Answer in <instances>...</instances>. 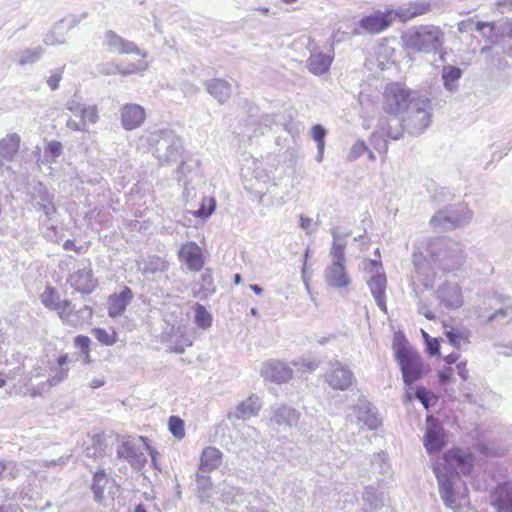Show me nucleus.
Masks as SVG:
<instances>
[{
    "label": "nucleus",
    "instance_id": "obj_49",
    "mask_svg": "<svg viewBox=\"0 0 512 512\" xmlns=\"http://www.w3.org/2000/svg\"><path fill=\"white\" fill-rule=\"evenodd\" d=\"M149 67L148 62L145 61V58L138 60L137 62L129 63L125 67L115 66V70L110 73H119L121 75L127 76L132 74H139L145 72Z\"/></svg>",
    "mask_w": 512,
    "mask_h": 512
},
{
    "label": "nucleus",
    "instance_id": "obj_50",
    "mask_svg": "<svg viewBox=\"0 0 512 512\" xmlns=\"http://www.w3.org/2000/svg\"><path fill=\"white\" fill-rule=\"evenodd\" d=\"M195 311V319L194 322L196 326L202 330H207L212 326V315L207 311V309L201 305L196 304L194 307Z\"/></svg>",
    "mask_w": 512,
    "mask_h": 512
},
{
    "label": "nucleus",
    "instance_id": "obj_17",
    "mask_svg": "<svg viewBox=\"0 0 512 512\" xmlns=\"http://www.w3.org/2000/svg\"><path fill=\"white\" fill-rule=\"evenodd\" d=\"M395 20L393 9L384 12L378 11L375 14L361 18L358 23L360 30H355V33L377 34L392 25Z\"/></svg>",
    "mask_w": 512,
    "mask_h": 512
},
{
    "label": "nucleus",
    "instance_id": "obj_14",
    "mask_svg": "<svg viewBox=\"0 0 512 512\" xmlns=\"http://www.w3.org/2000/svg\"><path fill=\"white\" fill-rule=\"evenodd\" d=\"M365 269L373 272L374 274L367 281L370 293L373 296L377 306L384 312L387 313L386 305V288L387 279L383 272V267L380 262L375 260H368L365 265Z\"/></svg>",
    "mask_w": 512,
    "mask_h": 512
},
{
    "label": "nucleus",
    "instance_id": "obj_23",
    "mask_svg": "<svg viewBox=\"0 0 512 512\" xmlns=\"http://www.w3.org/2000/svg\"><path fill=\"white\" fill-rule=\"evenodd\" d=\"M119 112L121 125L127 131L141 127L146 120L145 108L136 103L122 105Z\"/></svg>",
    "mask_w": 512,
    "mask_h": 512
},
{
    "label": "nucleus",
    "instance_id": "obj_26",
    "mask_svg": "<svg viewBox=\"0 0 512 512\" xmlns=\"http://www.w3.org/2000/svg\"><path fill=\"white\" fill-rule=\"evenodd\" d=\"M65 107L87 127L96 124L99 120L98 108L94 104H86L76 98H72L66 102Z\"/></svg>",
    "mask_w": 512,
    "mask_h": 512
},
{
    "label": "nucleus",
    "instance_id": "obj_57",
    "mask_svg": "<svg viewBox=\"0 0 512 512\" xmlns=\"http://www.w3.org/2000/svg\"><path fill=\"white\" fill-rule=\"evenodd\" d=\"M415 397L419 399L425 408H428L437 402V397L424 387L417 388Z\"/></svg>",
    "mask_w": 512,
    "mask_h": 512
},
{
    "label": "nucleus",
    "instance_id": "obj_30",
    "mask_svg": "<svg viewBox=\"0 0 512 512\" xmlns=\"http://www.w3.org/2000/svg\"><path fill=\"white\" fill-rule=\"evenodd\" d=\"M262 406L261 397L256 394H251L245 400L241 401L233 412L228 413V419L248 420L257 416Z\"/></svg>",
    "mask_w": 512,
    "mask_h": 512
},
{
    "label": "nucleus",
    "instance_id": "obj_39",
    "mask_svg": "<svg viewBox=\"0 0 512 512\" xmlns=\"http://www.w3.org/2000/svg\"><path fill=\"white\" fill-rule=\"evenodd\" d=\"M222 456V452L215 447L204 448L200 456L198 471L210 473L217 469L222 463Z\"/></svg>",
    "mask_w": 512,
    "mask_h": 512
},
{
    "label": "nucleus",
    "instance_id": "obj_7",
    "mask_svg": "<svg viewBox=\"0 0 512 512\" xmlns=\"http://www.w3.org/2000/svg\"><path fill=\"white\" fill-rule=\"evenodd\" d=\"M428 252L433 260L445 271L456 270L465 261V256L459 245L450 244L442 239L431 242Z\"/></svg>",
    "mask_w": 512,
    "mask_h": 512
},
{
    "label": "nucleus",
    "instance_id": "obj_47",
    "mask_svg": "<svg viewBox=\"0 0 512 512\" xmlns=\"http://www.w3.org/2000/svg\"><path fill=\"white\" fill-rule=\"evenodd\" d=\"M44 53L41 46L25 49L17 55V64L19 66L32 65L40 60Z\"/></svg>",
    "mask_w": 512,
    "mask_h": 512
},
{
    "label": "nucleus",
    "instance_id": "obj_8",
    "mask_svg": "<svg viewBox=\"0 0 512 512\" xmlns=\"http://www.w3.org/2000/svg\"><path fill=\"white\" fill-rule=\"evenodd\" d=\"M431 110V100L428 98L415 99L409 105L403 123L410 134H422L430 126L432 121Z\"/></svg>",
    "mask_w": 512,
    "mask_h": 512
},
{
    "label": "nucleus",
    "instance_id": "obj_13",
    "mask_svg": "<svg viewBox=\"0 0 512 512\" xmlns=\"http://www.w3.org/2000/svg\"><path fill=\"white\" fill-rule=\"evenodd\" d=\"M435 463H439L441 470L448 475L451 473L454 476L455 473L466 475L472 471L474 457L468 449L454 448L447 451L442 459L437 460Z\"/></svg>",
    "mask_w": 512,
    "mask_h": 512
},
{
    "label": "nucleus",
    "instance_id": "obj_16",
    "mask_svg": "<svg viewBox=\"0 0 512 512\" xmlns=\"http://www.w3.org/2000/svg\"><path fill=\"white\" fill-rule=\"evenodd\" d=\"M102 44L112 54H136L141 58L147 57V52L141 50L136 43L124 39L113 30H107L104 33Z\"/></svg>",
    "mask_w": 512,
    "mask_h": 512
},
{
    "label": "nucleus",
    "instance_id": "obj_48",
    "mask_svg": "<svg viewBox=\"0 0 512 512\" xmlns=\"http://www.w3.org/2000/svg\"><path fill=\"white\" fill-rule=\"evenodd\" d=\"M110 483L108 476L104 472H96L94 474L92 491L94 493L95 500L102 502L104 499V490Z\"/></svg>",
    "mask_w": 512,
    "mask_h": 512
},
{
    "label": "nucleus",
    "instance_id": "obj_9",
    "mask_svg": "<svg viewBox=\"0 0 512 512\" xmlns=\"http://www.w3.org/2000/svg\"><path fill=\"white\" fill-rule=\"evenodd\" d=\"M404 124L398 115H384L378 119L375 131L370 137V142L376 150L385 155L387 152V142L384 137L392 140H398L403 133Z\"/></svg>",
    "mask_w": 512,
    "mask_h": 512
},
{
    "label": "nucleus",
    "instance_id": "obj_6",
    "mask_svg": "<svg viewBox=\"0 0 512 512\" xmlns=\"http://www.w3.org/2000/svg\"><path fill=\"white\" fill-rule=\"evenodd\" d=\"M147 454L150 455L153 466L157 468L158 453L149 445L146 437L123 438L117 447V456L128 461L136 469H141L145 465Z\"/></svg>",
    "mask_w": 512,
    "mask_h": 512
},
{
    "label": "nucleus",
    "instance_id": "obj_43",
    "mask_svg": "<svg viewBox=\"0 0 512 512\" xmlns=\"http://www.w3.org/2000/svg\"><path fill=\"white\" fill-rule=\"evenodd\" d=\"M4 466L5 473H3L1 480H16L22 476H26L33 468V463L26 465L16 461H5Z\"/></svg>",
    "mask_w": 512,
    "mask_h": 512
},
{
    "label": "nucleus",
    "instance_id": "obj_5",
    "mask_svg": "<svg viewBox=\"0 0 512 512\" xmlns=\"http://www.w3.org/2000/svg\"><path fill=\"white\" fill-rule=\"evenodd\" d=\"M161 163L176 162L181 156V140L172 132L154 130L142 136Z\"/></svg>",
    "mask_w": 512,
    "mask_h": 512
},
{
    "label": "nucleus",
    "instance_id": "obj_40",
    "mask_svg": "<svg viewBox=\"0 0 512 512\" xmlns=\"http://www.w3.org/2000/svg\"><path fill=\"white\" fill-rule=\"evenodd\" d=\"M21 137L17 133H9L0 139V157L4 161H13L20 149Z\"/></svg>",
    "mask_w": 512,
    "mask_h": 512
},
{
    "label": "nucleus",
    "instance_id": "obj_22",
    "mask_svg": "<svg viewBox=\"0 0 512 512\" xmlns=\"http://www.w3.org/2000/svg\"><path fill=\"white\" fill-rule=\"evenodd\" d=\"M389 488L386 483L379 482L365 487L362 500L366 512H376L388 500Z\"/></svg>",
    "mask_w": 512,
    "mask_h": 512
},
{
    "label": "nucleus",
    "instance_id": "obj_35",
    "mask_svg": "<svg viewBox=\"0 0 512 512\" xmlns=\"http://www.w3.org/2000/svg\"><path fill=\"white\" fill-rule=\"evenodd\" d=\"M301 414L293 407L281 405L273 410L271 421L279 427L292 428L298 425Z\"/></svg>",
    "mask_w": 512,
    "mask_h": 512
},
{
    "label": "nucleus",
    "instance_id": "obj_28",
    "mask_svg": "<svg viewBox=\"0 0 512 512\" xmlns=\"http://www.w3.org/2000/svg\"><path fill=\"white\" fill-rule=\"evenodd\" d=\"M436 298L448 309H457L463 305V295L457 283H444L436 290Z\"/></svg>",
    "mask_w": 512,
    "mask_h": 512
},
{
    "label": "nucleus",
    "instance_id": "obj_3",
    "mask_svg": "<svg viewBox=\"0 0 512 512\" xmlns=\"http://www.w3.org/2000/svg\"><path fill=\"white\" fill-rule=\"evenodd\" d=\"M331 234L333 236L329 253L331 264L325 269V281L332 288H345L349 286L351 282L350 276L344 266L346 235L340 233L336 228L331 229Z\"/></svg>",
    "mask_w": 512,
    "mask_h": 512
},
{
    "label": "nucleus",
    "instance_id": "obj_51",
    "mask_svg": "<svg viewBox=\"0 0 512 512\" xmlns=\"http://www.w3.org/2000/svg\"><path fill=\"white\" fill-rule=\"evenodd\" d=\"M216 208V201L212 197H203L200 208L194 211H189L193 216L207 219L212 215Z\"/></svg>",
    "mask_w": 512,
    "mask_h": 512
},
{
    "label": "nucleus",
    "instance_id": "obj_61",
    "mask_svg": "<svg viewBox=\"0 0 512 512\" xmlns=\"http://www.w3.org/2000/svg\"><path fill=\"white\" fill-rule=\"evenodd\" d=\"M446 336L450 342L455 347H460L463 343L467 342V338L463 333H458L454 331H446Z\"/></svg>",
    "mask_w": 512,
    "mask_h": 512
},
{
    "label": "nucleus",
    "instance_id": "obj_10",
    "mask_svg": "<svg viewBox=\"0 0 512 512\" xmlns=\"http://www.w3.org/2000/svg\"><path fill=\"white\" fill-rule=\"evenodd\" d=\"M432 468L438 481L440 497L445 506L454 512H461L464 507L468 506L469 501L464 494L455 491L453 479L456 476L452 473L450 475L444 473L439 463H433Z\"/></svg>",
    "mask_w": 512,
    "mask_h": 512
},
{
    "label": "nucleus",
    "instance_id": "obj_21",
    "mask_svg": "<svg viewBox=\"0 0 512 512\" xmlns=\"http://www.w3.org/2000/svg\"><path fill=\"white\" fill-rule=\"evenodd\" d=\"M261 376L270 382L284 384L293 378L292 368L280 360H268L262 364Z\"/></svg>",
    "mask_w": 512,
    "mask_h": 512
},
{
    "label": "nucleus",
    "instance_id": "obj_52",
    "mask_svg": "<svg viewBox=\"0 0 512 512\" xmlns=\"http://www.w3.org/2000/svg\"><path fill=\"white\" fill-rule=\"evenodd\" d=\"M202 285L198 290H195V295L201 299L208 297L215 291L213 278L210 272L206 271L202 274Z\"/></svg>",
    "mask_w": 512,
    "mask_h": 512
},
{
    "label": "nucleus",
    "instance_id": "obj_12",
    "mask_svg": "<svg viewBox=\"0 0 512 512\" xmlns=\"http://www.w3.org/2000/svg\"><path fill=\"white\" fill-rule=\"evenodd\" d=\"M221 500L228 505H241L247 502V512H268L266 507L271 503L268 496L259 493H245L239 488L228 487L221 494Z\"/></svg>",
    "mask_w": 512,
    "mask_h": 512
},
{
    "label": "nucleus",
    "instance_id": "obj_33",
    "mask_svg": "<svg viewBox=\"0 0 512 512\" xmlns=\"http://www.w3.org/2000/svg\"><path fill=\"white\" fill-rule=\"evenodd\" d=\"M68 282L72 288L83 294L91 293L97 286V281L93 277L92 269L89 267H84L83 269H78L73 272Z\"/></svg>",
    "mask_w": 512,
    "mask_h": 512
},
{
    "label": "nucleus",
    "instance_id": "obj_42",
    "mask_svg": "<svg viewBox=\"0 0 512 512\" xmlns=\"http://www.w3.org/2000/svg\"><path fill=\"white\" fill-rule=\"evenodd\" d=\"M461 77L462 70L456 66L445 65L441 70L443 87L450 94H455L458 91Z\"/></svg>",
    "mask_w": 512,
    "mask_h": 512
},
{
    "label": "nucleus",
    "instance_id": "obj_36",
    "mask_svg": "<svg viewBox=\"0 0 512 512\" xmlns=\"http://www.w3.org/2000/svg\"><path fill=\"white\" fill-rule=\"evenodd\" d=\"M431 10V3L428 0H419L407 5L393 9L395 18L403 22L412 18L424 15Z\"/></svg>",
    "mask_w": 512,
    "mask_h": 512
},
{
    "label": "nucleus",
    "instance_id": "obj_18",
    "mask_svg": "<svg viewBox=\"0 0 512 512\" xmlns=\"http://www.w3.org/2000/svg\"><path fill=\"white\" fill-rule=\"evenodd\" d=\"M469 219V215L463 208L448 207L439 210L431 219L430 223L434 228L438 229H454L465 223Z\"/></svg>",
    "mask_w": 512,
    "mask_h": 512
},
{
    "label": "nucleus",
    "instance_id": "obj_25",
    "mask_svg": "<svg viewBox=\"0 0 512 512\" xmlns=\"http://www.w3.org/2000/svg\"><path fill=\"white\" fill-rule=\"evenodd\" d=\"M423 444L429 454L439 452L445 444L443 428L431 416H428L426 419V432Z\"/></svg>",
    "mask_w": 512,
    "mask_h": 512
},
{
    "label": "nucleus",
    "instance_id": "obj_56",
    "mask_svg": "<svg viewBox=\"0 0 512 512\" xmlns=\"http://www.w3.org/2000/svg\"><path fill=\"white\" fill-rule=\"evenodd\" d=\"M92 333L101 344L106 346H111L117 341L116 333L114 331L109 333L103 328H95L93 329Z\"/></svg>",
    "mask_w": 512,
    "mask_h": 512
},
{
    "label": "nucleus",
    "instance_id": "obj_32",
    "mask_svg": "<svg viewBox=\"0 0 512 512\" xmlns=\"http://www.w3.org/2000/svg\"><path fill=\"white\" fill-rule=\"evenodd\" d=\"M178 257L189 270L199 271L203 267L201 248L195 242L191 241L183 244L178 251Z\"/></svg>",
    "mask_w": 512,
    "mask_h": 512
},
{
    "label": "nucleus",
    "instance_id": "obj_37",
    "mask_svg": "<svg viewBox=\"0 0 512 512\" xmlns=\"http://www.w3.org/2000/svg\"><path fill=\"white\" fill-rule=\"evenodd\" d=\"M133 298L130 288L124 287L119 293L111 295L108 299V314L117 317L124 313L127 305Z\"/></svg>",
    "mask_w": 512,
    "mask_h": 512
},
{
    "label": "nucleus",
    "instance_id": "obj_20",
    "mask_svg": "<svg viewBox=\"0 0 512 512\" xmlns=\"http://www.w3.org/2000/svg\"><path fill=\"white\" fill-rule=\"evenodd\" d=\"M352 410L353 412L348 415L351 422H363L369 430H376L382 425L376 409L366 400H359Z\"/></svg>",
    "mask_w": 512,
    "mask_h": 512
},
{
    "label": "nucleus",
    "instance_id": "obj_63",
    "mask_svg": "<svg viewBox=\"0 0 512 512\" xmlns=\"http://www.w3.org/2000/svg\"><path fill=\"white\" fill-rule=\"evenodd\" d=\"M63 70L59 69L51 73L47 79V85L51 90H56L59 87V83L62 79Z\"/></svg>",
    "mask_w": 512,
    "mask_h": 512
},
{
    "label": "nucleus",
    "instance_id": "obj_4",
    "mask_svg": "<svg viewBox=\"0 0 512 512\" xmlns=\"http://www.w3.org/2000/svg\"><path fill=\"white\" fill-rule=\"evenodd\" d=\"M65 463L66 459L63 457L57 460L33 462V468L25 476L26 480L17 488L15 496L25 502V506L32 508V504L40 499L42 495V480L45 478L43 475L44 469L64 465Z\"/></svg>",
    "mask_w": 512,
    "mask_h": 512
},
{
    "label": "nucleus",
    "instance_id": "obj_31",
    "mask_svg": "<svg viewBox=\"0 0 512 512\" xmlns=\"http://www.w3.org/2000/svg\"><path fill=\"white\" fill-rule=\"evenodd\" d=\"M31 200L33 206L42 211L49 220L56 213L54 196L42 183H38L34 187Z\"/></svg>",
    "mask_w": 512,
    "mask_h": 512
},
{
    "label": "nucleus",
    "instance_id": "obj_46",
    "mask_svg": "<svg viewBox=\"0 0 512 512\" xmlns=\"http://www.w3.org/2000/svg\"><path fill=\"white\" fill-rule=\"evenodd\" d=\"M92 314V308L89 306H84L77 311L73 310L72 313L69 314L68 317L66 318L64 324L73 327L83 325L84 323L88 322L91 319Z\"/></svg>",
    "mask_w": 512,
    "mask_h": 512
},
{
    "label": "nucleus",
    "instance_id": "obj_41",
    "mask_svg": "<svg viewBox=\"0 0 512 512\" xmlns=\"http://www.w3.org/2000/svg\"><path fill=\"white\" fill-rule=\"evenodd\" d=\"M206 89L220 104L225 103L231 96V85L223 79L214 78L205 83Z\"/></svg>",
    "mask_w": 512,
    "mask_h": 512
},
{
    "label": "nucleus",
    "instance_id": "obj_45",
    "mask_svg": "<svg viewBox=\"0 0 512 512\" xmlns=\"http://www.w3.org/2000/svg\"><path fill=\"white\" fill-rule=\"evenodd\" d=\"M197 495L202 502L212 497V482L209 475L198 471L196 474Z\"/></svg>",
    "mask_w": 512,
    "mask_h": 512
},
{
    "label": "nucleus",
    "instance_id": "obj_62",
    "mask_svg": "<svg viewBox=\"0 0 512 512\" xmlns=\"http://www.w3.org/2000/svg\"><path fill=\"white\" fill-rule=\"evenodd\" d=\"M56 311H57L60 319L64 323L66 321V318L68 317V315L71 314L73 311L71 302L69 300H63L62 304L58 307V309Z\"/></svg>",
    "mask_w": 512,
    "mask_h": 512
},
{
    "label": "nucleus",
    "instance_id": "obj_38",
    "mask_svg": "<svg viewBox=\"0 0 512 512\" xmlns=\"http://www.w3.org/2000/svg\"><path fill=\"white\" fill-rule=\"evenodd\" d=\"M493 504L498 512H512V482H504L496 487Z\"/></svg>",
    "mask_w": 512,
    "mask_h": 512
},
{
    "label": "nucleus",
    "instance_id": "obj_34",
    "mask_svg": "<svg viewBox=\"0 0 512 512\" xmlns=\"http://www.w3.org/2000/svg\"><path fill=\"white\" fill-rule=\"evenodd\" d=\"M333 59V52L324 53L315 50L311 52L309 58L306 60V66L313 75L322 76L329 71Z\"/></svg>",
    "mask_w": 512,
    "mask_h": 512
},
{
    "label": "nucleus",
    "instance_id": "obj_58",
    "mask_svg": "<svg viewBox=\"0 0 512 512\" xmlns=\"http://www.w3.org/2000/svg\"><path fill=\"white\" fill-rule=\"evenodd\" d=\"M326 134L327 131L320 124H316L311 128V137L317 143V150L321 151L325 149Z\"/></svg>",
    "mask_w": 512,
    "mask_h": 512
},
{
    "label": "nucleus",
    "instance_id": "obj_19",
    "mask_svg": "<svg viewBox=\"0 0 512 512\" xmlns=\"http://www.w3.org/2000/svg\"><path fill=\"white\" fill-rule=\"evenodd\" d=\"M325 382L335 390H347L354 382V374L348 366L336 361L330 363L325 373Z\"/></svg>",
    "mask_w": 512,
    "mask_h": 512
},
{
    "label": "nucleus",
    "instance_id": "obj_1",
    "mask_svg": "<svg viewBox=\"0 0 512 512\" xmlns=\"http://www.w3.org/2000/svg\"><path fill=\"white\" fill-rule=\"evenodd\" d=\"M444 39L441 28L432 24L411 27L401 36L406 50L413 53L440 54L442 61L445 60Z\"/></svg>",
    "mask_w": 512,
    "mask_h": 512
},
{
    "label": "nucleus",
    "instance_id": "obj_2",
    "mask_svg": "<svg viewBox=\"0 0 512 512\" xmlns=\"http://www.w3.org/2000/svg\"><path fill=\"white\" fill-rule=\"evenodd\" d=\"M393 351L399 363L403 375V381L407 386L419 380L425 373V365L422 358L411 346L403 334H396L393 339Z\"/></svg>",
    "mask_w": 512,
    "mask_h": 512
},
{
    "label": "nucleus",
    "instance_id": "obj_15",
    "mask_svg": "<svg viewBox=\"0 0 512 512\" xmlns=\"http://www.w3.org/2000/svg\"><path fill=\"white\" fill-rule=\"evenodd\" d=\"M86 17V14L80 16L68 15L61 20L57 21L51 29L44 35L43 42L47 46H57L66 43V36L68 32L75 28L81 20Z\"/></svg>",
    "mask_w": 512,
    "mask_h": 512
},
{
    "label": "nucleus",
    "instance_id": "obj_44",
    "mask_svg": "<svg viewBox=\"0 0 512 512\" xmlns=\"http://www.w3.org/2000/svg\"><path fill=\"white\" fill-rule=\"evenodd\" d=\"M138 269L143 274L163 272L168 269V263L161 257L152 256L138 262Z\"/></svg>",
    "mask_w": 512,
    "mask_h": 512
},
{
    "label": "nucleus",
    "instance_id": "obj_54",
    "mask_svg": "<svg viewBox=\"0 0 512 512\" xmlns=\"http://www.w3.org/2000/svg\"><path fill=\"white\" fill-rule=\"evenodd\" d=\"M40 298L45 307L55 311L63 301L59 299L58 295L51 288H46Z\"/></svg>",
    "mask_w": 512,
    "mask_h": 512
},
{
    "label": "nucleus",
    "instance_id": "obj_64",
    "mask_svg": "<svg viewBox=\"0 0 512 512\" xmlns=\"http://www.w3.org/2000/svg\"><path fill=\"white\" fill-rule=\"evenodd\" d=\"M90 339L87 336L79 335L75 337L74 344L77 348L81 349L85 354L89 352Z\"/></svg>",
    "mask_w": 512,
    "mask_h": 512
},
{
    "label": "nucleus",
    "instance_id": "obj_53",
    "mask_svg": "<svg viewBox=\"0 0 512 512\" xmlns=\"http://www.w3.org/2000/svg\"><path fill=\"white\" fill-rule=\"evenodd\" d=\"M62 153V144L59 141L52 140L44 148V160L47 163H53Z\"/></svg>",
    "mask_w": 512,
    "mask_h": 512
},
{
    "label": "nucleus",
    "instance_id": "obj_24",
    "mask_svg": "<svg viewBox=\"0 0 512 512\" xmlns=\"http://www.w3.org/2000/svg\"><path fill=\"white\" fill-rule=\"evenodd\" d=\"M170 351L175 353H183L186 348L192 346L193 340L189 335L185 325H173L169 331L164 334L163 339Z\"/></svg>",
    "mask_w": 512,
    "mask_h": 512
},
{
    "label": "nucleus",
    "instance_id": "obj_29",
    "mask_svg": "<svg viewBox=\"0 0 512 512\" xmlns=\"http://www.w3.org/2000/svg\"><path fill=\"white\" fill-rule=\"evenodd\" d=\"M69 362L67 354H63L57 359V367L53 370L51 377L44 383L40 384L30 392V396L36 397L42 392L48 391L51 387L61 383L68 377L69 368L66 366Z\"/></svg>",
    "mask_w": 512,
    "mask_h": 512
},
{
    "label": "nucleus",
    "instance_id": "obj_60",
    "mask_svg": "<svg viewBox=\"0 0 512 512\" xmlns=\"http://www.w3.org/2000/svg\"><path fill=\"white\" fill-rule=\"evenodd\" d=\"M367 151L368 147L366 143L364 141L358 140L352 145L348 153L347 159L349 161H355Z\"/></svg>",
    "mask_w": 512,
    "mask_h": 512
},
{
    "label": "nucleus",
    "instance_id": "obj_11",
    "mask_svg": "<svg viewBox=\"0 0 512 512\" xmlns=\"http://www.w3.org/2000/svg\"><path fill=\"white\" fill-rule=\"evenodd\" d=\"M414 101L412 92L402 83H389L383 90L382 108L386 114L399 115Z\"/></svg>",
    "mask_w": 512,
    "mask_h": 512
},
{
    "label": "nucleus",
    "instance_id": "obj_27",
    "mask_svg": "<svg viewBox=\"0 0 512 512\" xmlns=\"http://www.w3.org/2000/svg\"><path fill=\"white\" fill-rule=\"evenodd\" d=\"M413 264L415 267V273L413 278L423 285L425 289L433 287L436 273L429 260H427L422 253H413Z\"/></svg>",
    "mask_w": 512,
    "mask_h": 512
},
{
    "label": "nucleus",
    "instance_id": "obj_55",
    "mask_svg": "<svg viewBox=\"0 0 512 512\" xmlns=\"http://www.w3.org/2000/svg\"><path fill=\"white\" fill-rule=\"evenodd\" d=\"M169 431L177 439H183L185 437L184 421L177 417L171 416L168 421Z\"/></svg>",
    "mask_w": 512,
    "mask_h": 512
},
{
    "label": "nucleus",
    "instance_id": "obj_59",
    "mask_svg": "<svg viewBox=\"0 0 512 512\" xmlns=\"http://www.w3.org/2000/svg\"><path fill=\"white\" fill-rule=\"evenodd\" d=\"M42 232L44 237L52 242L58 243L62 239L61 231L53 224H44Z\"/></svg>",
    "mask_w": 512,
    "mask_h": 512
}]
</instances>
